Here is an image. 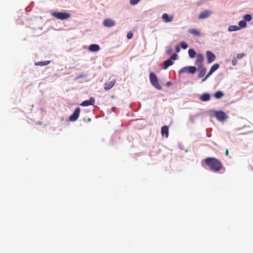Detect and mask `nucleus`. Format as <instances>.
Segmentation results:
<instances>
[{
  "mask_svg": "<svg viewBox=\"0 0 253 253\" xmlns=\"http://www.w3.org/2000/svg\"><path fill=\"white\" fill-rule=\"evenodd\" d=\"M50 63V61H44L36 62L35 63V64L36 66H45V65H48Z\"/></svg>",
  "mask_w": 253,
  "mask_h": 253,
  "instance_id": "nucleus-19",
  "label": "nucleus"
},
{
  "mask_svg": "<svg viewBox=\"0 0 253 253\" xmlns=\"http://www.w3.org/2000/svg\"><path fill=\"white\" fill-rule=\"evenodd\" d=\"M133 33L131 32H129L127 34V38L128 39H131L133 37Z\"/></svg>",
  "mask_w": 253,
  "mask_h": 253,
  "instance_id": "nucleus-33",
  "label": "nucleus"
},
{
  "mask_svg": "<svg viewBox=\"0 0 253 253\" xmlns=\"http://www.w3.org/2000/svg\"><path fill=\"white\" fill-rule=\"evenodd\" d=\"M206 55L207 58V62L208 63H211L214 61L216 58L215 55L210 51L206 52Z\"/></svg>",
  "mask_w": 253,
  "mask_h": 253,
  "instance_id": "nucleus-7",
  "label": "nucleus"
},
{
  "mask_svg": "<svg viewBox=\"0 0 253 253\" xmlns=\"http://www.w3.org/2000/svg\"><path fill=\"white\" fill-rule=\"evenodd\" d=\"M80 108L78 107L74 110L73 114L69 117V120L71 122L76 121L79 118L80 113Z\"/></svg>",
  "mask_w": 253,
  "mask_h": 253,
  "instance_id": "nucleus-4",
  "label": "nucleus"
},
{
  "mask_svg": "<svg viewBox=\"0 0 253 253\" xmlns=\"http://www.w3.org/2000/svg\"><path fill=\"white\" fill-rule=\"evenodd\" d=\"M150 80L152 84L158 89L161 90L162 87L158 82L156 75L153 72L150 74Z\"/></svg>",
  "mask_w": 253,
  "mask_h": 253,
  "instance_id": "nucleus-3",
  "label": "nucleus"
},
{
  "mask_svg": "<svg viewBox=\"0 0 253 253\" xmlns=\"http://www.w3.org/2000/svg\"><path fill=\"white\" fill-rule=\"evenodd\" d=\"M211 95L208 93H205L202 94L200 97V99L203 101H207L210 100Z\"/></svg>",
  "mask_w": 253,
  "mask_h": 253,
  "instance_id": "nucleus-16",
  "label": "nucleus"
},
{
  "mask_svg": "<svg viewBox=\"0 0 253 253\" xmlns=\"http://www.w3.org/2000/svg\"><path fill=\"white\" fill-rule=\"evenodd\" d=\"M244 19L245 21H250L252 19V17L251 15L248 14H246L244 16Z\"/></svg>",
  "mask_w": 253,
  "mask_h": 253,
  "instance_id": "nucleus-26",
  "label": "nucleus"
},
{
  "mask_svg": "<svg viewBox=\"0 0 253 253\" xmlns=\"http://www.w3.org/2000/svg\"><path fill=\"white\" fill-rule=\"evenodd\" d=\"M177 55L176 54H173L171 56L170 59H171V60H175L177 59Z\"/></svg>",
  "mask_w": 253,
  "mask_h": 253,
  "instance_id": "nucleus-32",
  "label": "nucleus"
},
{
  "mask_svg": "<svg viewBox=\"0 0 253 253\" xmlns=\"http://www.w3.org/2000/svg\"><path fill=\"white\" fill-rule=\"evenodd\" d=\"M225 155L226 156H227L229 155V151L228 149H226L225 151Z\"/></svg>",
  "mask_w": 253,
  "mask_h": 253,
  "instance_id": "nucleus-38",
  "label": "nucleus"
},
{
  "mask_svg": "<svg viewBox=\"0 0 253 253\" xmlns=\"http://www.w3.org/2000/svg\"><path fill=\"white\" fill-rule=\"evenodd\" d=\"M173 51V49L171 47L169 48L166 51L168 55H170Z\"/></svg>",
  "mask_w": 253,
  "mask_h": 253,
  "instance_id": "nucleus-31",
  "label": "nucleus"
},
{
  "mask_svg": "<svg viewBox=\"0 0 253 253\" xmlns=\"http://www.w3.org/2000/svg\"><path fill=\"white\" fill-rule=\"evenodd\" d=\"M88 49L90 51L97 52L99 50L100 47L98 44H93L89 45Z\"/></svg>",
  "mask_w": 253,
  "mask_h": 253,
  "instance_id": "nucleus-15",
  "label": "nucleus"
},
{
  "mask_svg": "<svg viewBox=\"0 0 253 253\" xmlns=\"http://www.w3.org/2000/svg\"><path fill=\"white\" fill-rule=\"evenodd\" d=\"M162 19L165 23H168L172 21L173 17L169 16L167 13H164L162 15Z\"/></svg>",
  "mask_w": 253,
  "mask_h": 253,
  "instance_id": "nucleus-11",
  "label": "nucleus"
},
{
  "mask_svg": "<svg viewBox=\"0 0 253 253\" xmlns=\"http://www.w3.org/2000/svg\"><path fill=\"white\" fill-rule=\"evenodd\" d=\"M175 50H176V52H177V53L180 52V48L179 45H176L175 46Z\"/></svg>",
  "mask_w": 253,
  "mask_h": 253,
  "instance_id": "nucleus-36",
  "label": "nucleus"
},
{
  "mask_svg": "<svg viewBox=\"0 0 253 253\" xmlns=\"http://www.w3.org/2000/svg\"><path fill=\"white\" fill-rule=\"evenodd\" d=\"M245 56L244 53L238 54L237 55V58L238 59H240L242 58Z\"/></svg>",
  "mask_w": 253,
  "mask_h": 253,
  "instance_id": "nucleus-34",
  "label": "nucleus"
},
{
  "mask_svg": "<svg viewBox=\"0 0 253 253\" xmlns=\"http://www.w3.org/2000/svg\"><path fill=\"white\" fill-rule=\"evenodd\" d=\"M213 72L210 70V72L208 73V74L206 76V77L203 79V82H205L206 80L213 73Z\"/></svg>",
  "mask_w": 253,
  "mask_h": 253,
  "instance_id": "nucleus-27",
  "label": "nucleus"
},
{
  "mask_svg": "<svg viewBox=\"0 0 253 253\" xmlns=\"http://www.w3.org/2000/svg\"><path fill=\"white\" fill-rule=\"evenodd\" d=\"M224 95V93L221 91H218L216 92L214 95V96L216 99H220Z\"/></svg>",
  "mask_w": 253,
  "mask_h": 253,
  "instance_id": "nucleus-20",
  "label": "nucleus"
},
{
  "mask_svg": "<svg viewBox=\"0 0 253 253\" xmlns=\"http://www.w3.org/2000/svg\"><path fill=\"white\" fill-rule=\"evenodd\" d=\"M140 0H130V2L131 5L136 4Z\"/></svg>",
  "mask_w": 253,
  "mask_h": 253,
  "instance_id": "nucleus-30",
  "label": "nucleus"
},
{
  "mask_svg": "<svg viewBox=\"0 0 253 253\" xmlns=\"http://www.w3.org/2000/svg\"><path fill=\"white\" fill-rule=\"evenodd\" d=\"M219 67V65L218 64H214L211 67V70L213 72L215 71L216 70H217Z\"/></svg>",
  "mask_w": 253,
  "mask_h": 253,
  "instance_id": "nucleus-24",
  "label": "nucleus"
},
{
  "mask_svg": "<svg viewBox=\"0 0 253 253\" xmlns=\"http://www.w3.org/2000/svg\"><path fill=\"white\" fill-rule=\"evenodd\" d=\"M51 15L56 18L60 20H65L70 17V14L65 12H53L51 13Z\"/></svg>",
  "mask_w": 253,
  "mask_h": 253,
  "instance_id": "nucleus-2",
  "label": "nucleus"
},
{
  "mask_svg": "<svg viewBox=\"0 0 253 253\" xmlns=\"http://www.w3.org/2000/svg\"><path fill=\"white\" fill-rule=\"evenodd\" d=\"M215 116L217 119L220 121H225L227 117L226 114L222 111L216 112Z\"/></svg>",
  "mask_w": 253,
  "mask_h": 253,
  "instance_id": "nucleus-5",
  "label": "nucleus"
},
{
  "mask_svg": "<svg viewBox=\"0 0 253 253\" xmlns=\"http://www.w3.org/2000/svg\"><path fill=\"white\" fill-rule=\"evenodd\" d=\"M189 32L194 36H200L201 35V33L200 32V31L196 29H190L189 31Z\"/></svg>",
  "mask_w": 253,
  "mask_h": 253,
  "instance_id": "nucleus-18",
  "label": "nucleus"
},
{
  "mask_svg": "<svg viewBox=\"0 0 253 253\" xmlns=\"http://www.w3.org/2000/svg\"><path fill=\"white\" fill-rule=\"evenodd\" d=\"M247 25V23L245 21L241 20L239 22V26L242 28H245Z\"/></svg>",
  "mask_w": 253,
  "mask_h": 253,
  "instance_id": "nucleus-25",
  "label": "nucleus"
},
{
  "mask_svg": "<svg viewBox=\"0 0 253 253\" xmlns=\"http://www.w3.org/2000/svg\"><path fill=\"white\" fill-rule=\"evenodd\" d=\"M186 71H187V67H183L180 70V71H179V74H181Z\"/></svg>",
  "mask_w": 253,
  "mask_h": 253,
  "instance_id": "nucleus-29",
  "label": "nucleus"
},
{
  "mask_svg": "<svg viewBox=\"0 0 253 253\" xmlns=\"http://www.w3.org/2000/svg\"><path fill=\"white\" fill-rule=\"evenodd\" d=\"M161 133L163 136L168 137L169 136V128L167 126H163L161 129Z\"/></svg>",
  "mask_w": 253,
  "mask_h": 253,
  "instance_id": "nucleus-14",
  "label": "nucleus"
},
{
  "mask_svg": "<svg viewBox=\"0 0 253 253\" xmlns=\"http://www.w3.org/2000/svg\"><path fill=\"white\" fill-rule=\"evenodd\" d=\"M237 64V59H233L232 61V64L233 65V66H235Z\"/></svg>",
  "mask_w": 253,
  "mask_h": 253,
  "instance_id": "nucleus-35",
  "label": "nucleus"
},
{
  "mask_svg": "<svg viewBox=\"0 0 253 253\" xmlns=\"http://www.w3.org/2000/svg\"><path fill=\"white\" fill-rule=\"evenodd\" d=\"M103 24L106 27H112L115 25L116 22L111 18H106L103 21Z\"/></svg>",
  "mask_w": 253,
  "mask_h": 253,
  "instance_id": "nucleus-6",
  "label": "nucleus"
},
{
  "mask_svg": "<svg viewBox=\"0 0 253 253\" xmlns=\"http://www.w3.org/2000/svg\"><path fill=\"white\" fill-rule=\"evenodd\" d=\"M211 14V12L209 10H206L202 12L199 15V19H205L209 17Z\"/></svg>",
  "mask_w": 253,
  "mask_h": 253,
  "instance_id": "nucleus-9",
  "label": "nucleus"
},
{
  "mask_svg": "<svg viewBox=\"0 0 253 253\" xmlns=\"http://www.w3.org/2000/svg\"><path fill=\"white\" fill-rule=\"evenodd\" d=\"M173 62L171 59H168L164 62V69H167L169 66L172 65Z\"/></svg>",
  "mask_w": 253,
  "mask_h": 253,
  "instance_id": "nucleus-17",
  "label": "nucleus"
},
{
  "mask_svg": "<svg viewBox=\"0 0 253 253\" xmlns=\"http://www.w3.org/2000/svg\"><path fill=\"white\" fill-rule=\"evenodd\" d=\"M240 29V28L236 25L230 26L228 28V31L229 32L236 31Z\"/></svg>",
  "mask_w": 253,
  "mask_h": 253,
  "instance_id": "nucleus-22",
  "label": "nucleus"
},
{
  "mask_svg": "<svg viewBox=\"0 0 253 253\" xmlns=\"http://www.w3.org/2000/svg\"><path fill=\"white\" fill-rule=\"evenodd\" d=\"M196 68L194 66L187 67V72L191 74H194L196 71Z\"/></svg>",
  "mask_w": 253,
  "mask_h": 253,
  "instance_id": "nucleus-21",
  "label": "nucleus"
},
{
  "mask_svg": "<svg viewBox=\"0 0 253 253\" xmlns=\"http://www.w3.org/2000/svg\"><path fill=\"white\" fill-rule=\"evenodd\" d=\"M198 70H199V75L198 77L199 78H202L204 76L206 72V68L204 67L203 66H199Z\"/></svg>",
  "mask_w": 253,
  "mask_h": 253,
  "instance_id": "nucleus-12",
  "label": "nucleus"
},
{
  "mask_svg": "<svg viewBox=\"0 0 253 253\" xmlns=\"http://www.w3.org/2000/svg\"><path fill=\"white\" fill-rule=\"evenodd\" d=\"M85 76H86V75H85V74H82L79 75L77 77V79H80V78H82L84 77H85Z\"/></svg>",
  "mask_w": 253,
  "mask_h": 253,
  "instance_id": "nucleus-37",
  "label": "nucleus"
},
{
  "mask_svg": "<svg viewBox=\"0 0 253 253\" xmlns=\"http://www.w3.org/2000/svg\"><path fill=\"white\" fill-rule=\"evenodd\" d=\"M188 54L191 58H194L196 55V52L193 49H189L188 50Z\"/></svg>",
  "mask_w": 253,
  "mask_h": 253,
  "instance_id": "nucleus-23",
  "label": "nucleus"
},
{
  "mask_svg": "<svg viewBox=\"0 0 253 253\" xmlns=\"http://www.w3.org/2000/svg\"><path fill=\"white\" fill-rule=\"evenodd\" d=\"M206 164L209 167L211 170L214 172H218L222 168V164L217 159L213 157H209L205 160Z\"/></svg>",
  "mask_w": 253,
  "mask_h": 253,
  "instance_id": "nucleus-1",
  "label": "nucleus"
},
{
  "mask_svg": "<svg viewBox=\"0 0 253 253\" xmlns=\"http://www.w3.org/2000/svg\"><path fill=\"white\" fill-rule=\"evenodd\" d=\"M181 46L183 49H185L188 47V45L185 42H181Z\"/></svg>",
  "mask_w": 253,
  "mask_h": 253,
  "instance_id": "nucleus-28",
  "label": "nucleus"
},
{
  "mask_svg": "<svg viewBox=\"0 0 253 253\" xmlns=\"http://www.w3.org/2000/svg\"><path fill=\"white\" fill-rule=\"evenodd\" d=\"M204 56L202 54L199 53L197 55L196 61V64L197 65L198 67L203 66V62L204 61Z\"/></svg>",
  "mask_w": 253,
  "mask_h": 253,
  "instance_id": "nucleus-10",
  "label": "nucleus"
},
{
  "mask_svg": "<svg viewBox=\"0 0 253 253\" xmlns=\"http://www.w3.org/2000/svg\"><path fill=\"white\" fill-rule=\"evenodd\" d=\"M115 83V80H113L110 82L105 83L104 84V89L106 90H109L114 85Z\"/></svg>",
  "mask_w": 253,
  "mask_h": 253,
  "instance_id": "nucleus-13",
  "label": "nucleus"
},
{
  "mask_svg": "<svg viewBox=\"0 0 253 253\" xmlns=\"http://www.w3.org/2000/svg\"><path fill=\"white\" fill-rule=\"evenodd\" d=\"M95 103V99L93 97H90L88 100L84 101L81 104V105L84 107L93 105Z\"/></svg>",
  "mask_w": 253,
  "mask_h": 253,
  "instance_id": "nucleus-8",
  "label": "nucleus"
}]
</instances>
